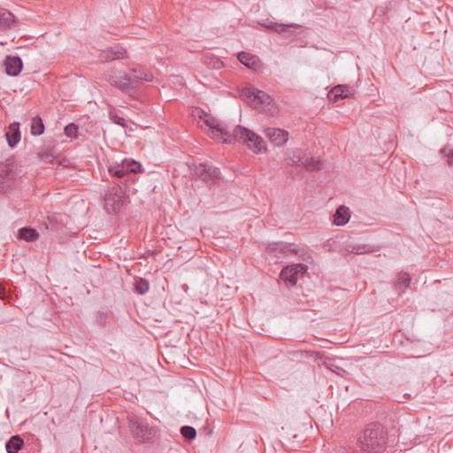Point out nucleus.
Masks as SVG:
<instances>
[{"mask_svg":"<svg viewBox=\"0 0 453 453\" xmlns=\"http://www.w3.org/2000/svg\"><path fill=\"white\" fill-rule=\"evenodd\" d=\"M285 160L288 165L303 166L311 171L321 169V162L313 157H305L299 149L288 150Z\"/></svg>","mask_w":453,"mask_h":453,"instance_id":"obj_7","label":"nucleus"},{"mask_svg":"<svg viewBox=\"0 0 453 453\" xmlns=\"http://www.w3.org/2000/svg\"><path fill=\"white\" fill-rule=\"evenodd\" d=\"M5 73L10 76H17L22 70V60L18 56H7L4 61Z\"/></svg>","mask_w":453,"mask_h":453,"instance_id":"obj_13","label":"nucleus"},{"mask_svg":"<svg viewBox=\"0 0 453 453\" xmlns=\"http://www.w3.org/2000/svg\"><path fill=\"white\" fill-rule=\"evenodd\" d=\"M345 250L348 253H353V254H366L369 252H372V250L368 247V245L365 244H355V243H349L345 246Z\"/></svg>","mask_w":453,"mask_h":453,"instance_id":"obj_25","label":"nucleus"},{"mask_svg":"<svg viewBox=\"0 0 453 453\" xmlns=\"http://www.w3.org/2000/svg\"><path fill=\"white\" fill-rule=\"evenodd\" d=\"M37 155L40 158L45 161H52L54 158V153L52 148L50 147H42L37 152Z\"/></svg>","mask_w":453,"mask_h":453,"instance_id":"obj_30","label":"nucleus"},{"mask_svg":"<svg viewBox=\"0 0 453 453\" xmlns=\"http://www.w3.org/2000/svg\"><path fill=\"white\" fill-rule=\"evenodd\" d=\"M292 244L287 242H273L269 243L266 247V252L280 259L283 257L290 256L296 252V250L292 248Z\"/></svg>","mask_w":453,"mask_h":453,"instance_id":"obj_11","label":"nucleus"},{"mask_svg":"<svg viewBox=\"0 0 453 453\" xmlns=\"http://www.w3.org/2000/svg\"><path fill=\"white\" fill-rule=\"evenodd\" d=\"M109 83L130 97L136 96L135 83L130 79V75L124 71L111 70L107 74Z\"/></svg>","mask_w":453,"mask_h":453,"instance_id":"obj_4","label":"nucleus"},{"mask_svg":"<svg viewBox=\"0 0 453 453\" xmlns=\"http://www.w3.org/2000/svg\"><path fill=\"white\" fill-rule=\"evenodd\" d=\"M194 174L209 185L215 184L220 177L219 170L207 163L195 165Z\"/></svg>","mask_w":453,"mask_h":453,"instance_id":"obj_8","label":"nucleus"},{"mask_svg":"<svg viewBox=\"0 0 453 453\" xmlns=\"http://www.w3.org/2000/svg\"><path fill=\"white\" fill-rule=\"evenodd\" d=\"M18 236L27 242H34L38 239L39 234L34 228L22 227L18 231Z\"/></svg>","mask_w":453,"mask_h":453,"instance_id":"obj_23","label":"nucleus"},{"mask_svg":"<svg viewBox=\"0 0 453 453\" xmlns=\"http://www.w3.org/2000/svg\"><path fill=\"white\" fill-rule=\"evenodd\" d=\"M110 119L115 124H118V125L122 126V127L125 126V122H126L125 119L120 117V116H119V115H117V114L110 112Z\"/></svg>","mask_w":453,"mask_h":453,"instance_id":"obj_32","label":"nucleus"},{"mask_svg":"<svg viewBox=\"0 0 453 453\" xmlns=\"http://www.w3.org/2000/svg\"><path fill=\"white\" fill-rule=\"evenodd\" d=\"M128 74L130 75V79L134 81L136 89H138L139 85L142 81H151L153 80V75L138 65L130 68Z\"/></svg>","mask_w":453,"mask_h":453,"instance_id":"obj_14","label":"nucleus"},{"mask_svg":"<svg viewBox=\"0 0 453 453\" xmlns=\"http://www.w3.org/2000/svg\"><path fill=\"white\" fill-rule=\"evenodd\" d=\"M388 443V431L380 424H370L359 436L357 444L366 453H384Z\"/></svg>","mask_w":453,"mask_h":453,"instance_id":"obj_2","label":"nucleus"},{"mask_svg":"<svg viewBox=\"0 0 453 453\" xmlns=\"http://www.w3.org/2000/svg\"><path fill=\"white\" fill-rule=\"evenodd\" d=\"M352 88L346 85H337L328 93L330 100L336 102L339 98H346L351 95Z\"/></svg>","mask_w":453,"mask_h":453,"instance_id":"obj_17","label":"nucleus"},{"mask_svg":"<svg viewBox=\"0 0 453 453\" xmlns=\"http://www.w3.org/2000/svg\"><path fill=\"white\" fill-rule=\"evenodd\" d=\"M449 165H453V150H449V153L445 155Z\"/></svg>","mask_w":453,"mask_h":453,"instance_id":"obj_34","label":"nucleus"},{"mask_svg":"<svg viewBox=\"0 0 453 453\" xmlns=\"http://www.w3.org/2000/svg\"><path fill=\"white\" fill-rule=\"evenodd\" d=\"M20 131H19V123L13 122L9 125L7 131L5 132V138L7 140L8 145L11 148H14L20 141Z\"/></svg>","mask_w":453,"mask_h":453,"instance_id":"obj_15","label":"nucleus"},{"mask_svg":"<svg viewBox=\"0 0 453 453\" xmlns=\"http://www.w3.org/2000/svg\"><path fill=\"white\" fill-rule=\"evenodd\" d=\"M150 289V284L147 280L142 278L136 279L134 281V291L140 295L146 294Z\"/></svg>","mask_w":453,"mask_h":453,"instance_id":"obj_28","label":"nucleus"},{"mask_svg":"<svg viewBox=\"0 0 453 453\" xmlns=\"http://www.w3.org/2000/svg\"><path fill=\"white\" fill-rule=\"evenodd\" d=\"M241 96L248 104L262 110H270L269 106L273 102V99L269 94L254 87L243 88L241 92Z\"/></svg>","mask_w":453,"mask_h":453,"instance_id":"obj_6","label":"nucleus"},{"mask_svg":"<svg viewBox=\"0 0 453 453\" xmlns=\"http://www.w3.org/2000/svg\"><path fill=\"white\" fill-rule=\"evenodd\" d=\"M44 132V125L39 116L32 118L31 120V134L33 135H41Z\"/></svg>","mask_w":453,"mask_h":453,"instance_id":"obj_26","label":"nucleus"},{"mask_svg":"<svg viewBox=\"0 0 453 453\" xmlns=\"http://www.w3.org/2000/svg\"><path fill=\"white\" fill-rule=\"evenodd\" d=\"M127 57V50L122 47L116 45L109 48L101 56L104 61L109 62L116 59H123Z\"/></svg>","mask_w":453,"mask_h":453,"instance_id":"obj_16","label":"nucleus"},{"mask_svg":"<svg viewBox=\"0 0 453 453\" xmlns=\"http://www.w3.org/2000/svg\"><path fill=\"white\" fill-rule=\"evenodd\" d=\"M180 434L188 441H192L196 437V430L190 426L180 427Z\"/></svg>","mask_w":453,"mask_h":453,"instance_id":"obj_29","label":"nucleus"},{"mask_svg":"<svg viewBox=\"0 0 453 453\" xmlns=\"http://www.w3.org/2000/svg\"><path fill=\"white\" fill-rule=\"evenodd\" d=\"M265 136L276 146H283L288 140V132L281 128L267 127Z\"/></svg>","mask_w":453,"mask_h":453,"instance_id":"obj_12","label":"nucleus"},{"mask_svg":"<svg viewBox=\"0 0 453 453\" xmlns=\"http://www.w3.org/2000/svg\"><path fill=\"white\" fill-rule=\"evenodd\" d=\"M78 133V127L71 123L65 127V134L68 137H76Z\"/></svg>","mask_w":453,"mask_h":453,"instance_id":"obj_31","label":"nucleus"},{"mask_svg":"<svg viewBox=\"0 0 453 453\" xmlns=\"http://www.w3.org/2000/svg\"><path fill=\"white\" fill-rule=\"evenodd\" d=\"M129 427L134 438L140 443L151 442L157 437V430L138 418H129Z\"/></svg>","mask_w":453,"mask_h":453,"instance_id":"obj_5","label":"nucleus"},{"mask_svg":"<svg viewBox=\"0 0 453 453\" xmlns=\"http://www.w3.org/2000/svg\"><path fill=\"white\" fill-rule=\"evenodd\" d=\"M307 265L304 264H296L288 266H285L280 274V277L286 283L290 286H295L299 279V276H303L307 271Z\"/></svg>","mask_w":453,"mask_h":453,"instance_id":"obj_10","label":"nucleus"},{"mask_svg":"<svg viewBox=\"0 0 453 453\" xmlns=\"http://www.w3.org/2000/svg\"><path fill=\"white\" fill-rule=\"evenodd\" d=\"M334 223L337 226H344L350 218L349 208L340 206L334 216Z\"/></svg>","mask_w":453,"mask_h":453,"instance_id":"obj_19","label":"nucleus"},{"mask_svg":"<svg viewBox=\"0 0 453 453\" xmlns=\"http://www.w3.org/2000/svg\"><path fill=\"white\" fill-rule=\"evenodd\" d=\"M230 139L231 142L229 143H234L235 142H242L257 154L263 153L266 150L263 138L253 131L242 126H236L234 127Z\"/></svg>","mask_w":453,"mask_h":453,"instance_id":"obj_3","label":"nucleus"},{"mask_svg":"<svg viewBox=\"0 0 453 453\" xmlns=\"http://www.w3.org/2000/svg\"><path fill=\"white\" fill-rule=\"evenodd\" d=\"M141 164L131 159L111 165L109 173L115 179L114 186L104 194V209L108 213L119 211L127 202V191L134 182V174L141 171Z\"/></svg>","mask_w":453,"mask_h":453,"instance_id":"obj_1","label":"nucleus"},{"mask_svg":"<svg viewBox=\"0 0 453 453\" xmlns=\"http://www.w3.org/2000/svg\"><path fill=\"white\" fill-rule=\"evenodd\" d=\"M265 27L270 30H273L274 32L283 34L286 36H288L289 35L288 28L289 27H296L297 25H296V24L285 25V24H281V23L270 21L267 24H265Z\"/></svg>","mask_w":453,"mask_h":453,"instance_id":"obj_22","label":"nucleus"},{"mask_svg":"<svg viewBox=\"0 0 453 453\" xmlns=\"http://www.w3.org/2000/svg\"><path fill=\"white\" fill-rule=\"evenodd\" d=\"M10 185L4 181L2 178H0V193L5 191L6 188H8Z\"/></svg>","mask_w":453,"mask_h":453,"instance_id":"obj_33","label":"nucleus"},{"mask_svg":"<svg viewBox=\"0 0 453 453\" xmlns=\"http://www.w3.org/2000/svg\"><path fill=\"white\" fill-rule=\"evenodd\" d=\"M204 122L209 127L212 138L222 139V142L224 143L231 142L230 137L232 133L218 119L208 117Z\"/></svg>","mask_w":453,"mask_h":453,"instance_id":"obj_9","label":"nucleus"},{"mask_svg":"<svg viewBox=\"0 0 453 453\" xmlns=\"http://www.w3.org/2000/svg\"><path fill=\"white\" fill-rule=\"evenodd\" d=\"M238 60L247 67L253 69L258 65L257 58L245 51H242L238 54Z\"/></svg>","mask_w":453,"mask_h":453,"instance_id":"obj_21","label":"nucleus"},{"mask_svg":"<svg viewBox=\"0 0 453 453\" xmlns=\"http://www.w3.org/2000/svg\"><path fill=\"white\" fill-rule=\"evenodd\" d=\"M23 445V439L19 435H14L6 441L5 449L7 453H18Z\"/></svg>","mask_w":453,"mask_h":453,"instance_id":"obj_20","label":"nucleus"},{"mask_svg":"<svg viewBox=\"0 0 453 453\" xmlns=\"http://www.w3.org/2000/svg\"><path fill=\"white\" fill-rule=\"evenodd\" d=\"M446 151H447V149H443V150H441V152H442V153H446Z\"/></svg>","mask_w":453,"mask_h":453,"instance_id":"obj_35","label":"nucleus"},{"mask_svg":"<svg viewBox=\"0 0 453 453\" xmlns=\"http://www.w3.org/2000/svg\"><path fill=\"white\" fill-rule=\"evenodd\" d=\"M15 173L12 167L9 165L0 166V178L4 180L11 186L12 180L14 179Z\"/></svg>","mask_w":453,"mask_h":453,"instance_id":"obj_27","label":"nucleus"},{"mask_svg":"<svg viewBox=\"0 0 453 453\" xmlns=\"http://www.w3.org/2000/svg\"><path fill=\"white\" fill-rule=\"evenodd\" d=\"M16 23V19L11 12L5 9H0V30L10 29Z\"/></svg>","mask_w":453,"mask_h":453,"instance_id":"obj_18","label":"nucleus"},{"mask_svg":"<svg viewBox=\"0 0 453 453\" xmlns=\"http://www.w3.org/2000/svg\"><path fill=\"white\" fill-rule=\"evenodd\" d=\"M411 278L407 273H401L398 274L397 282L395 284L396 290L401 293L409 288Z\"/></svg>","mask_w":453,"mask_h":453,"instance_id":"obj_24","label":"nucleus"}]
</instances>
